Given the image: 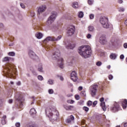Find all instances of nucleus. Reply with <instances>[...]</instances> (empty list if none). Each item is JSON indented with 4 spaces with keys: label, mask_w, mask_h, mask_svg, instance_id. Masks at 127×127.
Wrapping results in <instances>:
<instances>
[{
    "label": "nucleus",
    "mask_w": 127,
    "mask_h": 127,
    "mask_svg": "<svg viewBox=\"0 0 127 127\" xmlns=\"http://www.w3.org/2000/svg\"><path fill=\"white\" fill-rule=\"evenodd\" d=\"M127 106V99H124L122 101V107L123 109H126Z\"/></svg>",
    "instance_id": "nucleus-22"
},
{
    "label": "nucleus",
    "mask_w": 127,
    "mask_h": 127,
    "mask_svg": "<svg viewBox=\"0 0 127 127\" xmlns=\"http://www.w3.org/2000/svg\"><path fill=\"white\" fill-rule=\"evenodd\" d=\"M54 83V80L53 79H50L48 80V84H49V85H53Z\"/></svg>",
    "instance_id": "nucleus-28"
},
{
    "label": "nucleus",
    "mask_w": 127,
    "mask_h": 127,
    "mask_svg": "<svg viewBox=\"0 0 127 127\" xmlns=\"http://www.w3.org/2000/svg\"><path fill=\"white\" fill-rule=\"evenodd\" d=\"M38 79L40 81H42L43 80V76H42V75H38Z\"/></svg>",
    "instance_id": "nucleus-36"
},
{
    "label": "nucleus",
    "mask_w": 127,
    "mask_h": 127,
    "mask_svg": "<svg viewBox=\"0 0 127 127\" xmlns=\"http://www.w3.org/2000/svg\"><path fill=\"white\" fill-rule=\"evenodd\" d=\"M17 94H16L15 95V98L16 100H17V101H20V99L17 98Z\"/></svg>",
    "instance_id": "nucleus-51"
},
{
    "label": "nucleus",
    "mask_w": 127,
    "mask_h": 127,
    "mask_svg": "<svg viewBox=\"0 0 127 127\" xmlns=\"http://www.w3.org/2000/svg\"><path fill=\"white\" fill-rule=\"evenodd\" d=\"M117 57H118L117 54L111 53L110 55V58L112 60H115V59H117Z\"/></svg>",
    "instance_id": "nucleus-18"
},
{
    "label": "nucleus",
    "mask_w": 127,
    "mask_h": 127,
    "mask_svg": "<svg viewBox=\"0 0 127 127\" xmlns=\"http://www.w3.org/2000/svg\"><path fill=\"white\" fill-rule=\"evenodd\" d=\"M21 105H22V103H20V108H21Z\"/></svg>",
    "instance_id": "nucleus-63"
},
{
    "label": "nucleus",
    "mask_w": 127,
    "mask_h": 127,
    "mask_svg": "<svg viewBox=\"0 0 127 127\" xmlns=\"http://www.w3.org/2000/svg\"><path fill=\"white\" fill-rule=\"evenodd\" d=\"M83 16H84V13H83L82 11L79 12L78 13V17L81 18L83 17Z\"/></svg>",
    "instance_id": "nucleus-30"
},
{
    "label": "nucleus",
    "mask_w": 127,
    "mask_h": 127,
    "mask_svg": "<svg viewBox=\"0 0 127 127\" xmlns=\"http://www.w3.org/2000/svg\"><path fill=\"white\" fill-rule=\"evenodd\" d=\"M66 48H68V49H73V48H75V44H68V45H66Z\"/></svg>",
    "instance_id": "nucleus-25"
},
{
    "label": "nucleus",
    "mask_w": 127,
    "mask_h": 127,
    "mask_svg": "<svg viewBox=\"0 0 127 127\" xmlns=\"http://www.w3.org/2000/svg\"><path fill=\"white\" fill-rule=\"evenodd\" d=\"M111 110L114 112H118V111H120V110H121V107H120L119 104L115 103L114 104V107H112L111 108Z\"/></svg>",
    "instance_id": "nucleus-11"
},
{
    "label": "nucleus",
    "mask_w": 127,
    "mask_h": 127,
    "mask_svg": "<svg viewBox=\"0 0 127 127\" xmlns=\"http://www.w3.org/2000/svg\"><path fill=\"white\" fill-rule=\"evenodd\" d=\"M75 100H80V96L78 95H75Z\"/></svg>",
    "instance_id": "nucleus-42"
},
{
    "label": "nucleus",
    "mask_w": 127,
    "mask_h": 127,
    "mask_svg": "<svg viewBox=\"0 0 127 127\" xmlns=\"http://www.w3.org/2000/svg\"><path fill=\"white\" fill-rule=\"evenodd\" d=\"M98 104V101H95L93 103V107H95L96 106V105H97Z\"/></svg>",
    "instance_id": "nucleus-44"
},
{
    "label": "nucleus",
    "mask_w": 127,
    "mask_h": 127,
    "mask_svg": "<svg viewBox=\"0 0 127 127\" xmlns=\"http://www.w3.org/2000/svg\"><path fill=\"white\" fill-rule=\"evenodd\" d=\"M57 17V12L56 11H52L51 16L48 18L47 21V24H52L53 23Z\"/></svg>",
    "instance_id": "nucleus-6"
},
{
    "label": "nucleus",
    "mask_w": 127,
    "mask_h": 127,
    "mask_svg": "<svg viewBox=\"0 0 127 127\" xmlns=\"http://www.w3.org/2000/svg\"><path fill=\"white\" fill-rule=\"evenodd\" d=\"M88 30L89 31H90L91 32H93L94 30H95V28H94V26H88Z\"/></svg>",
    "instance_id": "nucleus-27"
},
{
    "label": "nucleus",
    "mask_w": 127,
    "mask_h": 127,
    "mask_svg": "<svg viewBox=\"0 0 127 127\" xmlns=\"http://www.w3.org/2000/svg\"><path fill=\"white\" fill-rule=\"evenodd\" d=\"M3 71L4 76H12V72L15 73V69L13 67L12 64H8L5 65Z\"/></svg>",
    "instance_id": "nucleus-4"
},
{
    "label": "nucleus",
    "mask_w": 127,
    "mask_h": 127,
    "mask_svg": "<svg viewBox=\"0 0 127 127\" xmlns=\"http://www.w3.org/2000/svg\"><path fill=\"white\" fill-rule=\"evenodd\" d=\"M104 99L103 97L100 98V101L101 103L100 104V106H101V108H102V109L103 110V111H106L107 107L106 106V104H105V102H104Z\"/></svg>",
    "instance_id": "nucleus-14"
},
{
    "label": "nucleus",
    "mask_w": 127,
    "mask_h": 127,
    "mask_svg": "<svg viewBox=\"0 0 127 127\" xmlns=\"http://www.w3.org/2000/svg\"><path fill=\"white\" fill-rule=\"evenodd\" d=\"M96 64L97 66H101V65H102V62H98L97 63H96Z\"/></svg>",
    "instance_id": "nucleus-43"
},
{
    "label": "nucleus",
    "mask_w": 127,
    "mask_h": 127,
    "mask_svg": "<svg viewBox=\"0 0 127 127\" xmlns=\"http://www.w3.org/2000/svg\"><path fill=\"white\" fill-rule=\"evenodd\" d=\"M29 55L30 57H31V58H32V59H37V58H38V57L36 55L35 53L32 51H29Z\"/></svg>",
    "instance_id": "nucleus-15"
},
{
    "label": "nucleus",
    "mask_w": 127,
    "mask_h": 127,
    "mask_svg": "<svg viewBox=\"0 0 127 127\" xmlns=\"http://www.w3.org/2000/svg\"><path fill=\"white\" fill-rule=\"evenodd\" d=\"M11 61H13V58L11 59V58L8 57H6L2 60L3 62H10Z\"/></svg>",
    "instance_id": "nucleus-17"
},
{
    "label": "nucleus",
    "mask_w": 127,
    "mask_h": 127,
    "mask_svg": "<svg viewBox=\"0 0 127 127\" xmlns=\"http://www.w3.org/2000/svg\"><path fill=\"white\" fill-rule=\"evenodd\" d=\"M87 3L89 5H92L94 3V0H88Z\"/></svg>",
    "instance_id": "nucleus-31"
},
{
    "label": "nucleus",
    "mask_w": 127,
    "mask_h": 127,
    "mask_svg": "<svg viewBox=\"0 0 127 127\" xmlns=\"http://www.w3.org/2000/svg\"><path fill=\"white\" fill-rule=\"evenodd\" d=\"M52 58L54 60H57L59 62V64L60 67L63 69V59L60 58V51L58 49H56L54 50V53H53Z\"/></svg>",
    "instance_id": "nucleus-3"
},
{
    "label": "nucleus",
    "mask_w": 127,
    "mask_h": 127,
    "mask_svg": "<svg viewBox=\"0 0 127 127\" xmlns=\"http://www.w3.org/2000/svg\"><path fill=\"white\" fill-rule=\"evenodd\" d=\"M108 19L106 17H100V22L102 24V26L104 28H110V27H113L112 24L109 23Z\"/></svg>",
    "instance_id": "nucleus-5"
},
{
    "label": "nucleus",
    "mask_w": 127,
    "mask_h": 127,
    "mask_svg": "<svg viewBox=\"0 0 127 127\" xmlns=\"http://www.w3.org/2000/svg\"><path fill=\"white\" fill-rule=\"evenodd\" d=\"M9 56L14 57L15 56V53L14 52H10L8 53Z\"/></svg>",
    "instance_id": "nucleus-29"
},
{
    "label": "nucleus",
    "mask_w": 127,
    "mask_h": 127,
    "mask_svg": "<svg viewBox=\"0 0 127 127\" xmlns=\"http://www.w3.org/2000/svg\"><path fill=\"white\" fill-rule=\"evenodd\" d=\"M87 38H88V39H90V38H92V35H91V34H88L86 36Z\"/></svg>",
    "instance_id": "nucleus-40"
},
{
    "label": "nucleus",
    "mask_w": 127,
    "mask_h": 127,
    "mask_svg": "<svg viewBox=\"0 0 127 127\" xmlns=\"http://www.w3.org/2000/svg\"><path fill=\"white\" fill-rule=\"evenodd\" d=\"M75 32V27L74 26H70L67 32L68 35H73Z\"/></svg>",
    "instance_id": "nucleus-10"
},
{
    "label": "nucleus",
    "mask_w": 127,
    "mask_h": 127,
    "mask_svg": "<svg viewBox=\"0 0 127 127\" xmlns=\"http://www.w3.org/2000/svg\"><path fill=\"white\" fill-rule=\"evenodd\" d=\"M3 28V24L0 23V29Z\"/></svg>",
    "instance_id": "nucleus-48"
},
{
    "label": "nucleus",
    "mask_w": 127,
    "mask_h": 127,
    "mask_svg": "<svg viewBox=\"0 0 127 127\" xmlns=\"http://www.w3.org/2000/svg\"><path fill=\"white\" fill-rule=\"evenodd\" d=\"M120 59H125V56L124 55H121L120 57Z\"/></svg>",
    "instance_id": "nucleus-50"
},
{
    "label": "nucleus",
    "mask_w": 127,
    "mask_h": 127,
    "mask_svg": "<svg viewBox=\"0 0 127 127\" xmlns=\"http://www.w3.org/2000/svg\"><path fill=\"white\" fill-rule=\"evenodd\" d=\"M46 114L49 118L50 121L52 123H54V122L57 121L58 116H59L58 111L56 110L55 108L52 107H49L46 109Z\"/></svg>",
    "instance_id": "nucleus-1"
},
{
    "label": "nucleus",
    "mask_w": 127,
    "mask_h": 127,
    "mask_svg": "<svg viewBox=\"0 0 127 127\" xmlns=\"http://www.w3.org/2000/svg\"><path fill=\"white\" fill-rule=\"evenodd\" d=\"M2 125H5L6 124V116L3 115L1 118Z\"/></svg>",
    "instance_id": "nucleus-19"
},
{
    "label": "nucleus",
    "mask_w": 127,
    "mask_h": 127,
    "mask_svg": "<svg viewBox=\"0 0 127 127\" xmlns=\"http://www.w3.org/2000/svg\"><path fill=\"white\" fill-rule=\"evenodd\" d=\"M107 68H108V69H111V65H108V66H107Z\"/></svg>",
    "instance_id": "nucleus-59"
},
{
    "label": "nucleus",
    "mask_w": 127,
    "mask_h": 127,
    "mask_svg": "<svg viewBox=\"0 0 127 127\" xmlns=\"http://www.w3.org/2000/svg\"><path fill=\"white\" fill-rule=\"evenodd\" d=\"M20 5L22 7V8H24L25 7V5H24V4L22 3H20Z\"/></svg>",
    "instance_id": "nucleus-45"
},
{
    "label": "nucleus",
    "mask_w": 127,
    "mask_h": 127,
    "mask_svg": "<svg viewBox=\"0 0 127 127\" xmlns=\"http://www.w3.org/2000/svg\"><path fill=\"white\" fill-rule=\"evenodd\" d=\"M74 102V101L73 100H69L67 101V103H68V104H73Z\"/></svg>",
    "instance_id": "nucleus-37"
},
{
    "label": "nucleus",
    "mask_w": 127,
    "mask_h": 127,
    "mask_svg": "<svg viewBox=\"0 0 127 127\" xmlns=\"http://www.w3.org/2000/svg\"><path fill=\"white\" fill-rule=\"evenodd\" d=\"M71 6H72L73 8H78V7H79V3H78L77 1L73 2L71 4Z\"/></svg>",
    "instance_id": "nucleus-21"
},
{
    "label": "nucleus",
    "mask_w": 127,
    "mask_h": 127,
    "mask_svg": "<svg viewBox=\"0 0 127 127\" xmlns=\"http://www.w3.org/2000/svg\"><path fill=\"white\" fill-rule=\"evenodd\" d=\"M83 111H85V112H89V108L87 107H83Z\"/></svg>",
    "instance_id": "nucleus-35"
},
{
    "label": "nucleus",
    "mask_w": 127,
    "mask_h": 127,
    "mask_svg": "<svg viewBox=\"0 0 127 127\" xmlns=\"http://www.w3.org/2000/svg\"><path fill=\"white\" fill-rule=\"evenodd\" d=\"M95 17V16L93 14H91L90 15H89V17H90V19H93L94 17Z\"/></svg>",
    "instance_id": "nucleus-41"
},
{
    "label": "nucleus",
    "mask_w": 127,
    "mask_h": 127,
    "mask_svg": "<svg viewBox=\"0 0 127 127\" xmlns=\"http://www.w3.org/2000/svg\"><path fill=\"white\" fill-rule=\"evenodd\" d=\"M113 78H114V77L112 75V74L109 75V80H113Z\"/></svg>",
    "instance_id": "nucleus-47"
},
{
    "label": "nucleus",
    "mask_w": 127,
    "mask_h": 127,
    "mask_svg": "<svg viewBox=\"0 0 127 127\" xmlns=\"http://www.w3.org/2000/svg\"><path fill=\"white\" fill-rule=\"evenodd\" d=\"M119 11H125V8L123 7L120 8Z\"/></svg>",
    "instance_id": "nucleus-49"
},
{
    "label": "nucleus",
    "mask_w": 127,
    "mask_h": 127,
    "mask_svg": "<svg viewBox=\"0 0 127 127\" xmlns=\"http://www.w3.org/2000/svg\"><path fill=\"white\" fill-rule=\"evenodd\" d=\"M38 70L39 72H40L41 73H43L44 70H43V67L42 66V64H39V67L38 68Z\"/></svg>",
    "instance_id": "nucleus-24"
},
{
    "label": "nucleus",
    "mask_w": 127,
    "mask_h": 127,
    "mask_svg": "<svg viewBox=\"0 0 127 127\" xmlns=\"http://www.w3.org/2000/svg\"><path fill=\"white\" fill-rule=\"evenodd\" d=\"M119 3H123L124 2V1L123 0H118Z\"/></svg>",
    "instance_id": "nucleus-55"
},
{
    "label": "nucleus",
    "mask_w": 127,
    "mask_h": 127,
    "mask_svg": "<svg viewBox=\"0 0 127 127\" xmlns=\"http://www.w3.org/2000/svg\"><path fill=\"white\" fill-rule=\"evenodd\" d=\"M61 38H62L61 35L59 36L57 38L55 37L49 36L43 41V43H47L49 42V41H59Z\"/></svg>",
    "instance_id": "nucleus-7"
},
{
    "label": "nucleus",
    "mask_w": 127,
    "mask_h": 127,
    "mask_svg": "<svg viewBox=\"0 0 127 127\" xmlns=\"http://www.w3.org/2000/svg\"><path fill=\"white\" fill-rule=\"evenodd\" d=\"M57 77L58 78H59L60 80H61V81H63L64 80V78L63 77V76H62L61 75H57Z\"/></svg>",
    "instance_id": "nucleus-32"
},
{
    "label": "nucleus",
    "mask_w": 127,
    "mask_h": 127,
    "mask_svg": "<svg viewBox=\"0 0 127 127\" xmlns=\"http://www.w3.org/2000/svg\"><path fill=\"white\" fill-rule=\"evenodd\" d=\"M71 79L73 81V82H76L77 80H78V76H77V72L76 71H73L71 72L70 74Z\"/></svg>",
    "instance_id": "nucleus-9"
},
{
    "label": "nucleus",
    "mask_w": 127,
    "mask_h": 127,
    "mask_svg": "<svg viewBox=\"0 0 127 127\" xmlns=\"http://www.w3.org/2000/svg\"><path fill=\"white\" fill-rule=\"evenodd\" d=\"M89 90L92 97H95L96 96V94H97V91H98V85L94 84L91 86L89 87Z\"/></svg>",
    "instance_id": "nucleus-8"
},
{
    "label": "nucleus",
    "mask_w": 127,
    "mask_h": 127,
    "mask_svg": "<svg viewBox=\"0 0 127 127\" xmlns=\"http://www.w3.org/2000/svg\"><path fill=\"white\" fill-rule=\"evenodd\" d=\"M48 92H49V94H53V93H54V91L53 90V89H49Z\"/></svg>",
    "instance_id": "nucleus-38"
},
{
    "label": "nucleus",
    "mask_w": 127,
    "mask_h": 127,
    "mask_svg": "<svg viewBox=\"0 0 127 127\" xmlns=\"http://www.w3.org/2000/svg\"><path fill=\"white\" fill-rule=\"evenodd\" d=\"M99 42L101 44H106V43H107V39H106V35H101L99 39Z\"/></svg>",
    "instance_id": "nucleus-12"
},
{
    "label": "nucleus",
    "mask_w": 127,
    "mask_h": 127,
    "mask_svg": "<svg viewBox=\"0 0 127 127\" xmlns=\"http://www.w3.org/2000/svg\"><path fill=\"white\" fill-rule=\"evenodd\" d=\"M83 90V87L82 86H79L78 87V90L79 91H82Z\"/></svg>",
    "instance_id": "nucleus-52"
},
{
    "label": "nucleus",
    "mask_w": 127,
    "mask_h": 127,
    "mask_svg": "<svg viewBox=\"0 0 127 127\" xmlns=\"http://www.w3.org/2000/svg\"><path fill=\"white\" fill-rule=\"evenodd\" d=\"M21 82H20V81H18L17 83H16V85H17V86H20V85H21Z\"/></svg>",
    "instance_id": "nucleus-53"
},
{
    "label": "nucleus",
    "mask_w": 127,
    "mask_h": 127,
    "mask_svg": "<svg viewBox=\"0 0 127 127\" xmlns=\"http://www.w3.org/2000/svg\"><path fill=\"white\" fill-rule=\"evenodd\" d=\"M124 48H127V43H125L124 44Z\"/></svg>",
    "instance_id": "nucleus-54"
},
{
    "label": "nucleus",
    "mask_w": 127,
    "mask_h": 127,
    "mask_svg": "<svg viewBox=\"0 0 127 127\" xmlns=\"http://www.w3.org/2000/svg\"><path fill=\"white\" fill-rule=\"evenodd\" d=\"M16 127H20V123H16L15 124Z\"/></svg>",
    "instance_id": "nucleus-46"
},
{
    "label": "nucleus",
    "mask_w": 127,
    "mask_h": 127,
    "mask_svg": "<svg viewBox=\"0 0 127 127\" xmlns=\"http://www.w3.org/2000/svg\"><path fill=\"white\" fill-rule=\"evenodd\" d=\"M74 118L73 115H71L70 116V118H68L66 120V122L67 123V124H70L72 122V121H74Z\"/></svg>",
    "instance_id": "nucleus-20"
},
{
    "label": "nucleus",
    "mask_w": 127,
    "mask_h": 127,
    "mask_svg": "<svg viewBox=\"0 0 127 127\" xmlns=\"http://www.w3.org/2000/svg\"><path fill=\"white\" fill-rule=\"evenodd\" d=\"M10 84H11V85H13V84H14V82H12V81H11V82H10Z\"/></svg>",
    "instance_id": "nucleus-61"
},
{
    "label": "nucleus",
    "mask_w": 127,
    "mask_h": 127,
    "mask_svg": "<svg viewBox=\"0 0 127 127\" xmlns=\"http://www.w3.org/2000/svg\"><path fill=\"white\" fill-rule=\"evenodd\" d=\"M35 35L38 39H41L43 37V34L41 33H37Z\"/></svg>",
    "instance_id": "nucleus-23"
},
{
    "label": "nucleus",
    "mask_w": 127,
    "mask_h": 127,
    "mask_svg": "<svg viewBox=\"0 0 127 127\" xmlns=\"http://www.w3.org/2000/svg\"><path fill=\"white\" fill-rule=\"evenodd\" d=\"M92 104H93V102L91 101H88L87 103L88 107H91L92 106Z\"/></svg>",
    "instance_id": "nucleus-33"
},
{
    "label": "nucleus",
    "mask_w": 127,
    "mask_h": 127,
    "mask_svg": "<svg viewBox=\"0 0 127 127\" xmlns=\"http://www.w3.org/2000/svg\"><path fill=\"white\" fill-rule=\"evenodd\" d=\"M70 86H73V84H70Z\"/></svg>",
    "instance_id": "nucleus-64"
},
{
    "label": "nucleus",
    "mask_w": 127,
    "mask_h": 127,
    "mask_svg": "<svg viewBox=\"0 0 127 127\" xmlns=\"http://www.w3.org/2000/svg\"><path fill=\"white\" fill-rule=\"evenodd\" d=\"M80 95L82 96V97H86V91H82Z\"/></svg>",
    "instance_id": "nucleus-34"
},
{
    "label": "nucleus",
    "mask_w": 127,
    "mask_h": 127,
    "mask_svg": "<svg viewBox=\"0 0 127 127\" xmlns=\"http://www.w3.org/2000/svg\"><path fill=\"white\" fill-rule=\"evenodd\" d=\"M124 127H127V123L124 124Z\"/></svg>",
    "instance_id": "nucleus-58"
},
{
    "label": "nucleus",
    "mask_w": 127,
    "mask_h": 127,
    "mask_svg": "<svg viewBox=\"0 0 127 127\" xmlns=\"http://www.w3.org/2000/svg\"><path fill=\"white\" fill-rule=\"evenodd\" d=\"M26 127H36V126H35V125L33 124H30V125H27Z\"/></svg>",
    "instance_id": "nucleus-39"
},
{
    "label": "nucleus",
    "mask_w": 127,
    "mask_h": 127,
    "mask_svg": "<svg viewBox=\"0 0 127 127\" xmlns=\"http://www.w3.org/2000/svg\"><path fill=\"white\" fill-rule=\"evenodd\" d=\"M125 24L127 26V19L125 21Z\"/></svg>",
    "instance_id": "nucleus-60"
},
{
    "label": "nucleus",
    "mask_w": 127,
    "mask_h": 127,
    "mask_svg": "<svg viewBox=\"0 0 127 127\" xmlns=\"http://www.w3.org/2000/svg\"><path fill=\"white\" fill-rule=\"evenodd\" d=\"M30 115H35L36 114V110L34 108H32L30 111Z\"/></svg>",
    "instance_id": "nucleus-26"
},
{
    "label": "nucleus",
    "mask_w": 127,
    "mask_h": 127,
    "mask_svg": "<svg viewBox=\"0 0 127 127\" xmlns=\"http://www.w3.org/2000/svg\"><path fill=\"white\" fill-rule=\"evenodd\" d=\"M12 102H13L12 99H9L8 101L9 104H11L12 103Z\"/></svg>",
    "instance_id": "nucleus-56"
},
{
    "label": "nucleus",
    "mask_w": 127,
    "mask_h": 127,
    "mask_svg": "<svg viewBox=\"0 0 127 127\" xmlns=\"http://www.w3.org/2000/svg\"><path fill=\"white\" fill-rule=\"evenodd\" d=\"M64 108L66 110V111H73L74 106H68V105H64Z\"/></svg>",
    "instance_id": "nucleus-16"
},
{
    "label": "nucleus",
    "mask_w": 127,
    "mask_h": 127,
    "mask_svg": "<svg viewBox=\"0 0 127 127\" xmlns=\"http://www.w3.org/2000/svg\"><path fill=\"white\" fill-rule=\"evenodd\" d=\"M27 76L28 77H30V74H29V73H27Z\"/></svg>",
    "instance_id": "nucleus-62"
},
{
    "label": "nucleus",
    "mask_w": 127,
    "mask_h": 127,
    "mask_svg": "<svg viewBox=\"0 0 127 127\" xmlns=\"http://www.w3.org/2000/svg\"><path fill=\"white\" fill-rule=\"evenodd\" d=\"M78 53L83 58H88L92 54V49L90 46L84 45L78 48Z\"/></svg>",
    "instance_id": "nucleus-2"
},
{
    "label": "nucleus",
    "mask_w": 127,
    "mask_h": 127,
    "mask_svg": "<svg viewBox=\"0 0 127 127\" xmlns=\"http://www.w3.org/2000/svg\"><path fill=\"white\" fill-rule=\"evenodd\" d=\"M13 44H14L13 42H12V43L9 44V46H13Z\"/></svg>",
    "instance_id": "nucleus-57"
},
{
    "label": "nucleus",
    "mask_w": 127,
    "mask_h": 127,
    "mask_svg": "<svg viewBox=\"0 0 127 127\" xmlns=\"http://www.w3.org/2000/svg\"><path fill=\"white\" fill-rule=\"evenodd\" d=\"M46 10V6H41L38 8V14H41L42 12H44Z\"/></svg>",
    "instance_id": "nucleus-13"
}]
</instances>
